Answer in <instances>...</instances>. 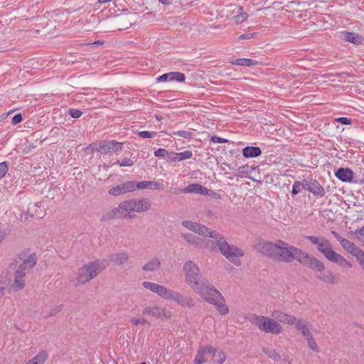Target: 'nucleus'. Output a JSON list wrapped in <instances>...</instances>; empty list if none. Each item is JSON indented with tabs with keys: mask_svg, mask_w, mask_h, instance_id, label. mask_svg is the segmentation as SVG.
Masks as SVG:
<instances>
[{
	"mask_svg": "<svg viewBox=\"0 0 364 364\" xmlns=\"http://www.w3.org/2000/svg\"><path fill=\"white\" fill-rule=\"evenodd\" d=\"M257 250L263 255L278 262L290 263L296 259L314 271H322L324 269V264L316 257L282 240L274 242H261L257 245Z\"/></svg>",
	"mask_w": 364,
	"mask_h": 364,
	"instance_id": "obj_1",
	"label": "nucleus"
},
{
	"mask_svg": "<svg viewBox=\"0 0 364 364\" xmlns=\"http://www.w3.org/2000/svg\"><path fill=\"white\" fill-rule=\"evenodd\" d=\"M195 232L203 237L217 239V245L219 246V252L235 265H241L240 258L244 256V251L235 245H230L225 237L219 232L211 230L210 228L199 223Z\"/></svg>",
	"mask_w": 364,
	"mask_h": 364,
	"instance_id": "obj_2",
	"label": "nucleus"
},
{
	"mask_svg": "<svg viewBox=\"0 0 364 364\" xmlns=\"http://www.w3.org/2000/svg\"><path fill=\"white\" fill-rule=\"evenodd\" d=\"M185 282L200 296L204 295L208 290L212 289L213 285L203 277L198 265L193 261H188L183 265Z\"/></svg>",
	"mask_w": 364,
	"mask_h": 364,
	"instance_id": "obj_3",
	"label": "nucleus"
},
{
	"mask_svg": "<svg viewBox=\"0 0 364 364\" xmlns=\"http://www.w3.org/2000/svg\"><path fill=\"white\" fill-rule=\"evenodd\" d=\"M106 267L105 262L99 259L85 264L78 269L75 278V284H82L90 282L105 269Z\"/></svg>",
	"mask_w": 364,
	"mask_h": 364,
	"instance_id": "obj_4",
	"label": "nucleus"
},
{
	"mask_svg": "<svg viewBox=\"0 0 364 364\" xmlns=\"http://www.w3.org/2000/svg\"><path fill=\"white\" fill-rule=\"evenodd\" d=\"M134 199L126 200L119 203L118 206L110 211L105 213L101 220L107 221L114 218L132 219L135 215L131 214L134 212Z\"/></svg>",
	"mask_w": 364,
	"mask_h": 364,
	"instance_id": "obj_5",
	"label": "nucleus"
},
{
	"mask_svg": "<svg viewBox=\"0 0 364 364\" xmlns=\"http://www.w3.org/2000/svg\"><path fill=\"white\" fill-rule=\"evenodd\" d=\"M250 321L266 333L278 335L282 331V326L277 321L269 317L252 314Z\"/></svg>",
	"mask_w": 364,
	"mask_h": 364,
	"instance_id": "obj_6",
	"label": "nucleus"
},
{
	"mask_svg": "<svg viewBox=\"0 0 364 364\" xmlns=\"http://www.w3.org/2000/svg\"><path fill=\"white\" fill-rule=\"evenodd\" d=\"M209 304H213L221 315H225L229 312L228 307L224 304V298L219 291L214 286L211 291L208 290L202 296Z\"/></svg>",
	"mask_w": 364,
	"mask_h": 364,
	"instance_id": "obj_7",
	"label": "nucleus"
},
{
	"mask_svg": "<svg viewBox=\"0 0 364 364\" xmlns=\"http://www.w3.org/2000/svg\"><path fill=\"white\" fill-rule=\"evenodd\" d=\"M8 274L9 275V282H12L11 288L14 291L21 290L25 287V276L26 273L16 267V264L12 263L8 268Z\"/></svg>",
	"mask_w": 364,
	"mask_h": 364,
	"instance_id": "obj_8",
	"label": "nucleus"
},
{
	"mask_svg": "<svg viewBox=\"0 0 364 364\" xmlns=\"http://www.w3.org/2000/svg\"><path fill=\"white\" fill-rule=\"evenodd\" d=\"M306 240L314 245L317 250L321 253L327 259L334 252L331 242L325 237H317L314 235H308L305 237Z\"/></svg>",
	"mask_w": 364,
	"mask_h": 364,
	"instance_id": "obj_9",
	"label": "nucleus"
},
{
	"mask_svg": "<svg viewBox=\"0 0 364 364\" xmlns=\"http://www.w3.org/2000/svg\"><path fill=\"white\" fill-rule=\"evenodd\" d=\"M141 285L146 289L151 291L163 299L170 300L171 294L173 293L172 289H168L164 286L158 284L156 283L151 282H143Z\"/></svg>",
	"mask_w": 364,
	"mask_h": 364,
	"instance_id": "obj_10",
	"label": "nucleus"
},
{
	"mask_svg": "<svg viewBox=\"0 0 364 364\" xmlns=\"http://www.w3.org/2000/svg\"><path fill=\"white\" fill-rule=\"evenodd\" d=\"M123 144L114 140L102 141L99 143L96 151L101 154L106 155L109 153H117L122 150Z\"/></svg>",
	"mask_w": 364,
	"mask_h": 364,
	"instance_id": "obj_11",
	"label": "nucleus"
},
{
	"mask_svg": "<svg viewBox=\"0 0 364 364\" xmlns=\"http://www.w3.org/2000/svg\"><path fill=\"white\" fill-rule=\"evenodd\" d=\"M19 258L22 260V262L20 264H16V267L25 273L31 269L37 262V258L34 253L30 254L28 256L22 253L19 255Z\"/></svg>",
	"mask_w": 364,
	"mask_h": 364,
	"instance_id": "obj_12",
	"label": "nucleus"
},
{
	"mask_svg": "<svg viewBox=\"0 0 364 364\" xmlns=\"http://www.w3.org/2000/svg\"><path fill=\"white\" fill-rule=\"evenodd\" d=\"M135 181H129L121 183L117 186L110 188L108 193L111 196H117L119 195L125 194L127 193L133 192L135 191Z\"/></svg>",
	"mask_w": 364,
	"mask_h": 364,
	"instance_id": "obj_13",
	"label": "nucleus"
},
{
	"mask_svg": "<svg viewBox=\"0 0 364 364\" xmlns=\"http://www.w3.org/2000/svg\"><path fill=\"white\" fill-rule=\"evenodd\" d=\"M170 300H173L182 307L191 309L195 306V301L191 296H183L178 291H173Z\"/></svg>",
	"mask_w": 364,
	"mask_h": 364,
	"instance_id": "obj_14",
	"label": "nucleus"
},
{
	"mask_svg": "<svg viewBox=\"0 0 364 364\" xmlns=\"http://www.w3.org/2000/svg\"><path fill=\"white\" fill-rule=\"evenodd\" d=\"M149 315L157 318H168L171 316V312L166 311L164 309L154 306H147L142 310V315Z\"/></svg>",
	"mask_w": 364,
	"mask_h": 364,
	"instance_id": "obj_15",
	"label": "nucleus"
},
{
	"mask_svg": "<svg viewBox=\"0 0 364 364\" xmlns=\"http://www.w3.org/2000/svg\"><path fill=\"white\" fill-rule=\"evenodd\" d=\"M306 190L319 198L324 196L326 193L324 188L316 180L306 181Z\"/></svg>",
	"mask_w": 364,
	"mask_h": 364,
	"instance_id": "obj_16",
	"label": "nucleus"
},
{
	"mask_svg": "<svg viewBox=\"0 0 364 364\" xmlns=\"http://www.w3.org/2000/svg\"><path fill=\"white\" fill-rule=\"evenodd\" d=\"M186 79L185 75L180 72H170L164 73L156 78L157 82H183Z\"/></svg>",
	"mask_w": 364,
	"mask_h": 364,
	"instance_id": "obj_17",
	"label": "nucleus"
},
{
	"mask_svg": "<svg viewBox=\"0 0 364 364\" xmlns=\"http://www.w3.org/2000/svg\"><path fill=\"white\" fill-rule=\"evenodd\" d=\"M271 315L279 322L291 325L296 321V318L294 316L284 313L279 310L273 311Z\"/></svg>",
	"mask_w": 364,
	"mask_h": 364,
	"instance_id": "obj_18",
	"label": "nucleus"
},
{
	"mask_svg": "<svg viewBox=\"0 0 364 364\" xmlns=\"http://www.w3.org/2000/svg\"><path fill=\"white\" fill-rule=\"evenodd\" d=\"M136 189H151V190H163V184L159 181H140L135 182Z\"/></svg>",
	"mask_w": 364,
	"mask_h": 364,
	"instance_id": "obj_19",
	"label": "nucleus"
},
{
	"mask_svg": "<svg viewBox=\"0 0 364 364\" xmlns=\"http://www.w3.org/2000/svg\"><path fill=\"white\" fill-rule=\"evenodd\" d=\"M335 176L343 182H352L353 172L348 168H339L335 173Z\"/></svg>",
	"mask_w": 364,
	"mask_h": 364,
	"instance_id": "obj_20",
	"label": "nucleus"
},
{
	"mask_svg": "<svg viewBox=\"0 0 364 364\" xmlns=\"http://www.w3.org/2000/svg\"><path fill=\"white\" fill-rule=\"evenodd\" d=\"M151 203L149 198H142L140 199H134V212L141 213L149 210Z\"/></svg>",
	"mask_w": 364,
	"mask_h": 364,
	"instance_id": "obj_21",
	"label": "nucleus"
},
{
	"mask_svg": "<svg viewBox=\"0 0 364 364\" xmlns=\"http://www.w3.org/2000/svg\"><path fill=\"white\" fill-rule=\"evenodd\" d=\"M325 269V268L323 269ZM319 274H316V277L320 280L326 283H329L332 284H335L338 283V279L333 273L328 269V270H322L318 271Z\"/></svg>",
	"mask_w": 364,
	"mask_h": 364,
	"instance_id": "obj_22",
	"label": "nucleus"
},
{
	"mask_svg": "<svg viewBox=\"0 0 364 364\" xmlns=\"http://www.w3.org/2000/svg\"><path fill=\"white\" fill-rule=\"evenodd\" d=\"M328 260L334 263H337L341 267H346L348 268L352 267V264L350 262H348L341 255L336 252L335 251L331 254Z\"/></svg>",
	"mask_w": 364,
	"mask_h": 364,
	"instance_id": "obj_23",
	"label": "nucleus"
},
{
	"mask_svg": "<svg viewBox=\"0 0 364 364\" xmlns=\"http://www.w3.org/2000/svg\"><path fill=\"white\" fill-rule=\"evenodd\" d=\"M343 34L346 41L352 43L355 45L360 44L363 40L361 36L355 33L346 31L343 32Z\"/></svg>",
	"mask_w": 364,
	"mask_h": 364,
	"instance_id": "obj_24",
	"label": "nucleus"
},
{
	"mask_svg": "<svg viewBox=\"0 0 364 364\" xmlns=\"http://www.w3.org/2000/svg\"><path fill=\"white\" fill-rule=\"evenodd\" d=\"M260 148L257 146H247L242 149V154L245 158L257 157L261 154Z\"/></svg>",
	"mask_w": 364,
	"mask_h": 364,
	"instance_id": "obj_25",
	"label": "nucleus"
},
{
	"mask_svg": "<svg viewBox=\"0 0 364 364\" xmlns=\"http://www.w3.org/2000/svg\"><path fill=\"white\" fill-rule=\"evenodd\" d=\"M48 352L42 350L34 358L27 362L26 364H43L48 359Z\"/></svg>",
	"mask_w": 364,
	"mask_h": 364,
	"instance_id": "obj_26",
	"label": "nucleus"
},
{
	"mask_svg": "<svg viewBox=\"0 0 364 364\" xmlns=\"http://www.w3.org/2000/svg\"><path fill=\"white\" fill-rule=\"evenodd\" d=\"M111 260L118 265L125 264L129 259V255L126 252H118L111 255Z\"/></svg>",
	"mask_w": 364,
	"mask_h": 364,
	"instance_id": "obj_27",
	"label": "nucleus"
},
{
	"mask_svg": "<svg viewBox=\"0 0 364 364\" xmlns=\"http://www.w3.org/2000/svg\"><path fill=\"white\" fill-rule=\"evenodd\" d=\"M160 266V260L158 258H154L142 267V270L144 272H154L157 270Z\"/></svg>",
	"mask_w": 364,
	"mask_h": 364,
	"instance_id": "obj_28",
	"label": "nucleus"
},
{
	"mask_svg": "<svg viewBox=\"0 0 364 364\" xmlns=\"http://www.w3.org/2000/svg\"><path fill=\"white\" fill-rule=\"evenodd\" d=\"M235 13L237 14L235 15L232 18L236 23H241L248 18L247 13L243 11V8L242 6L237 7V11Z\"/></svg>",
	"mask_w": 364,
	"mask_h": 364,
	"instance_id": "obj_29",
	"label": "nucleus"
},
{
	"mask_svg": "<svg viewBox=\"0 0 364 364\" xmlns=\"http://www.w3.org/2000/svg\"><path fill=\"white\" fill-rule=\"evenodd\" d=\"M296 324V327L298 330L301 331L302 335L307 338L309 337L311 333L310 331L309 330L308 327L306 326L305 321L301 319H297L296 321L294 323Z\"/></svg>",
	"mask_w": 364,
	"mask_h": 364,
	"instance_id": "obj_30",
	"label": "nucleus"
},
{
	"mask_svg": "<svg viewBox=\"0 0 364 364\" xmlns=\"http://www.w3.org/2000/svg\"><path fill=\"white\" fill-rule=\"evenodd\" d=\"M182 237L189 244L196 247H200L201 240L199 237L190 233L182 234Z\"/></svg>",
	"mask_w": 364,
	"mask_h": 364,
	"instance_id": "obj_31",
	"label": "nucleus"
},
{
	"mask_svg": "<svg viewBox=\"0 0 364 364\" xmlns=\"http://www.w3.org/2000/svg\"><path fill=\"white\" fill-rule=\"evenodd\" d=\"M341 245L343 247L344 250H346L348 252L353 255L355 251L358 248L353 242L350 240L345 239L341 240Z\"/></svg>",
	"mask_w": 364,
	"mask_h": 364,
	"instance_id": "obj_32",
	"label": "nucleus"
},
{
	"mask_svg": "<svg viewBox=\"0 0 364 364\" xmlns=\"http://www.w3.org/2000/svg\"><path fill=\"white\" fill-rule=\"evenodd\" d=\"M262 352L268 356V358L274 360H279L281 358L280 355L279 353L276 351V350L268 348V347H263L262 348Z\"/></svg>",
	"mask_w": 364,
	"mask_h": 364,
	"instance_id": "obj_33",
	"label": "nucleus"
},
{
	"mask_svg": "<svg viewBox=\"0 0 364 364\" xmlns=\"http://www.w3.org/2000/svg\"><path fill=\"white\" fill-rule=\"evenodd\" d=\"M306 181L301 183V181H296L292 186L291 194L296 195L299 193L303 189L306 190Z\"/></svg>",
	"mask_w": 364,
	"mask_h": 364,
	"instance_id": "obj_34",
	"label": "nucleus"
},
{
	"mask_svg": "<svg viewBox=\"0 0 364 364\" xmlns=\"http://www.w3.org/2000/svg\"><path fill=\"white\" fill-rule=\"evenodd\" d=\"M205 354V353L203 350V349L200 347H199L193 360L194 364H202L205 363L206 360L204 357Z\"/></svg>",
	"mask_w": 364,
	"mask_h": 364,
	"instance_id": "obj_35",
	"label": "nucleus"
},
{
	"mask_svg": "<svg viewBox=\"0 0 364 364\" xmlns=\"http://www.w3.org/2000/svg\"><path fill=\"white\" fill-rule=\"evenodd\" d=\"M205 247L210 251H215L216 250H219V246L217 245V239H213V240H205Z\"/></svg>",
	"mask_w": 364,
	"mask_h": 364,
	"instance_id": "obj_36",
	"label": "nucleus"
},
{
	"mask_svg": "<svg viewBox=\"0 0 364 364\" xmlns=\"http://www.w3.org/2000/svg\"><path fill=\"white\" fill-rule=\"evenodd\" d=\"M181 224L183 227L194 232L196 230V228H198L199 225V223L191 220H183L182 221Z\"/></svg>",
	"mask_w": 364,
	"mask_h": 364,
	"instance_id": "obj_37",
	"label": "nucleus"
},
{
	"mask_svg": "<svg viewBox=\"0 0 364 364\" xmlns=\"http://www.w3.org/2000/svg\"><path fill=\"white\" fill-rule=\"evenodd\" d=\"M200 184L198 183H191L189 184L187 187L184 188L185 193H198L199 191Z\"/></svg>",
	"mask_w": 364,
	"mask_h": 364,
	"instance_id": "obj_38",
	"label": "nucleus"
},
{
	"mask_svg": "<svg viewBox=\"0 0 364 364\" xmlns=\"http://www.w3.org/2000/svg\"><path fill=\"white\" fill-rule=\"evenodd\" d=\"M135 161L130 158H124L121 161H117L114 164H119L121 166H132L134 164Z\"/></svg>",
	"mask_w": 364,
	"mask_h": 364,
	"instance_id": "obj_39",
	"label": "nucleus"
},
{
	"mask_svg": "<svg viewBox=\"0 0 364 364\" xmlns=\"http://www.w3.org/2000/svg\"><path fill=\"white\" fill-rule=\"evenodd\" d=\"M176 156L178 158V161H181L185 159H191L193 156V153L191 151L186 150L181 153H177Z\"/></svg>",
	"mask_w": 364,
	"mask_h": 364,
	"instance_id": "obj_40",
	"label": "nucleus"
},
{
	"mask_svg": "<svg viewBox=\"0 0 364 364\" xmlns=\"http://www.w3.org/2000/svg\"><path fill=\"white\" fill-rule=\"evenodd\" d=\"M130 322L134 325V326H138L139 324H141V325H148V326H150V323L144 318H132L130 319Z\"/></svg>",
	"mask_w": 364,
	"mask_h": 364,
	"instance_id": "obj_41",
	"label": "nucleus"
},
{
	"mask_svg": "<svg viewBox=\"0 0 364 364\" xmlns=\"http://www.w3.org/2000/svg\"><path fill=\"white\" fill-rule=\"evenodd\" d=\"M307 341V343L309 347L312 349L315 352H318L319 348L316 345V343L315 342L314 339L312 337V335H311L309 337L306 338Z\"/></svg>",
	"mask_w": 364,
	"mask_h": 364,
	"instance_id": "obj_42",
	"label": "nucleus"
},
{
	"mask_svg": "<svg viewBox=\"0 0 364 364\" xmlns=\"http://www.w3.org/2000/svg\"><path fill=\"white\" fill-rule=\"evenodd\" d=\"M168 155V151L162 148H159L154 151V156L161 159H166Z\"/></svg>",
	"mask_w": 364,
	"mask_h": 364,
	"instance_id": "obj_43",
	"label": "nucleus"
},
{
	"mask_svg": "<svg viewBox=\"0 0 364 364\" xmlns=\"http://www.w3.org/2000/svg\"><path fill=\"white\" fill-rule=\"evenodd\" d=\"M203 350L205 353H211L213 355V356H216V353H217V348L213 347L212 346H210V345H207V346H200Z\"/></svg>",
	"mask_w": 364,
	"mask_h": 364,
	"instance_id": "obj_44",
	"label": "nucleus"
},
{
	"mask_svg": "<svg viewBox=\"0 0 364 364\" xmlns=\"http://www.w3.org/2000/svg\"><path fill=\"white\" fill-rule=\"evenodd\" d=\"M214 357L216 358L217 362L220 364L224 363L226 359L224 352L219 349L217 350L216 356Z\"/></svg>",
	"mask_w": 364,
	"mask_h": 364,
	"instance_id": "obj_45",
	"label": "nucleus"
},
{
	"mask_svg": "<svg viewBox=\"0 0 364 364\" xmlns=\"http://www.w3.org/2000/svg\"><path fill=\"white\" fill-rule=\"evenodd\" d=\"M353 255L356 257L358 262L364 260V251L359 247L355 251Z\"/></svg>",
	"mask_w": 364,
	"mask_h": 364,
	"instance_id": "obj_46",
	"label": "nucleus"
},
{
	"mask_svg": "<svg viewBox=\"0 0 364 364\" xmlns=\"http://www.w3.org/2000/svg\"><path fill=\"white\" fill-rule=\"evenodd\" d=\"M173 134L185 139H190L192 136V133L188 131H178L175 132Z\"/></svg>",
	"mask_w": 364,
	"mask_h": 364,
	"instance_id": "obj_47",
	"label": "nucleus"
},
{
	"mask_svg": "<svg viewBox=\"0 0 364 364\" xmlns=\"http://www.w3.org/2000/svg\"><path fill=\"white\" fill-rule=\"evenodd\" d=\"M68 113L73 118L75 119L80 117L82 114V112L80 110L73 108L70 109L68 110Z\"/></svg>",
	"mask_w": 364,
	"mask_h": 364,
	"instance_id": "obj_48",
	"label": "nucleus"
},
{
	"mask_svg": "<svg viewBox=\"0 0 364 364\" xmlns=\"http://www.w3.org/2000/svg\"><path fill=\"white\" fill-rule=\"evenodd\" d=\"M8 171V163L6 161L0 163V179L3 178Z\"/></svg>",
	"mask_w": 364,
	"mask_h": 364,
	"instance_id": "obj_49",
	"label": "nucleus"
},
{
	"mask_svg": "<svg viewBox=\"0 0 364 364\" xmlns=\"http://www.w3.org/2000/svg\"><path fill=\"white\" fill-rule=\"evenodd\" d=\"M259 64V62L252 59L249 58H243V64L242 66L245 67H251L254 65H257Z\"/></svg>",
	"mask_w": 364,
	"mask_h": 364,
	"instance_id": "obj_50",
	"label": "nucleus"
},
{
	"mask_svg": "<svg viewBox=\"0 0 364 364\" xmlns=\"http://www.w3.org/2000/svg\"><path fill=\"white\" fill-rule=\"evenodd\" d=\"M139 136L141 138H153L156 133L155 132H151L149 131H141L139 132Z\"/></svg>",
	"mask_w": 364,
	"mask_h": 364,
	"instance_id": "obj_51",
	"label": "nucleus"
},
{
	"mask_svg": "<svg viewBox=\"0 0 364 364\" xmlns=\"http://www.w3.org/2000/svg\"><path fill=\"white\" fill-rule=\"evenodd\" d=\"M62 310V307L60 306H55L53 309H51L48 314H47L45 317L48 318L50 316H55L58 313H59Z\"/></svg>",
	"mask_w": 364,
	"mask_h": 364,
	"instance_id": "obj_52",
	"label": "nucleus"
},
{
	"mask_svg": "<svg viewBox=\"0 0 364 364\" xmlns=\"http://www.w3.org/2000/svg\"><path fill=\"white\" fill-rule=\"evenodd\" d=\"M198 193L202 196H210L212 195V191L200 185Z\"/></svg>",
	"mask_w": 364,
	"mask_h": 364,
	"instance_id": "obj_53",
	"label": "nucleus"
},
{
	"mask_svg": "<svg viewBox=\"0 0 364 364\" xmlns=\"http://www.w3.org/2000/svg\"><path fill=\"white\" fill-rule=\"evenodd\" d=\"M335 121L337 122H339L342 124H352V119H349L348 117H341L336 118V119H335Z\"/></svg>",
	"mask_w": 364,
	"mask_h": 364,
	"instance_id": "obj_54",
	"label": "nucleus"
},
{
	"mask_svg": "<svg viewBox=\"0 0 364 364\" xmlns=\"http://www.w3.org/2000/svg\"><path fill=\"white\" fill-rule=\"evenodd\" d=\"M210 141H211V142H213V143H220V144H223V143H228V139H223V138H221V137H220V136H211V138H210Z\"/></svg>",
	"mask_w": 364,
	"mask_h": 364,
	"instance_id": "obj_55",
	"label": "nucleus"
},
{
	"mask_svg": "<svg viewBox=\"0 0 364 364\" xmlns=\"http://www.w3.org/2000/svg\"><path fill=\"white\" fill-rule=\"evenodd\" d=\"M177 155V153L176 152H168V155L167 156V161H169V162H176V161H178V156H176Z\"/></svg>",
	"mask_w": 364,
	"mask_h": 364,
	"instance_id": "obj_56",
	"label": "nucleus"
},
{
	"mask_svg": "<svg viewBox=\"0 0 364 364\" xmlns=\"http://www.w3.org/2000/svg\"><path fill=\"white\" fill-rule=\"evenodd\" d=\"M23 119V116L21 114L18 113L14 115L12 118L11 123L13 124H17L18 123L21 122Z\"/></svg>",
	"mask_w": 364,
	"mask_h": 364,
	"instance_id": "obj_57",
	"label": "nucleus"
},
{
	"mask_svg": "<svg viewBox=\"0 0 364 364\" xmlns=\"http://www.w3.org/2000/svg\"><path fill=\"white\" fill-rule=\"evenodd\" d=\"M256 35L255 33H244L240 36V40H249L252 38Z\"/></svg>",
	"mask_w": 364,
	"mask_h": 364,
	"instance_id": "obj_58",
	"label": "nucleus"
},
{
	"mask_svg": "<svg viewBox=\"0 0 364 364\" xmlns=\"http://www.w3.org/2000/svg\"><path fill=\"white\" fill-rule=\"evenodd\" d=\"M232 65H242L243 64V58H238L230 62Z\"/></svg>",
	"mask_w": 364,
	"mask_h": 364,
	"instance_id": "obj_59",
	"label": "nucleus"
},
{
	"mask_svg": "<svg viewBox=\"0 0 364 364\" xmlns=\"http://www.w3.org/2000/svg\"><path fill=\"white\" fill-rule=\"evenodd\" d=\"M171 193L175 195H178L182 193H185L184 188H175L171 190Z\"/></svg>",
	"mask_w": 364,
	"mask_h": 364,
	"instance_id": "obj_60",
	"label": "nucleus"
},
{
	"mask_svg": "<svg viewBox=\"0 0 364 364\" xmlns=\"http://www.w3.org/2000/svg\"><path fill=\"white\" fill-rule=\"evenodd\" d=\"M331 233L336 237V239H337V240L340 242V244L341 243V240L346 239L344 237H342L338 232H336L335 231H332Z\"/></svg>",
	"mask_w": 364,
	"mask_h": 364,
	"instance_id": "obj_61",
	"label": "nucleus"
},
{
	"mask_svg": "<svg viewBox=\"0 0 364 364\" xmlns=\"http://www.w3.org/2000/svg\"><path fill=\"white\" fill-rule=\"evenodd\" d=\"M355 234L363 237L364 236V225L360 229L357 230L355 231Z\"/></svg>",
	"mask_w": 364,
	"mask_h": 364,
	"instance_id": "obj_62",
	"label": "nucleus"
},
{
	"mask_svg": "<svg viewBox=\"0 0 364 364\" xmlns=\"http://www.w3.org/2000/svg\"><path fill=\"white\" fill-rule=\"evenodd\" d=\"M6 237V232L4 231H0V243L4 240Z\"/></svg>",
	"mask_w": 364,
	"mask_h": 364,
	"instance_id": "obj_63",
	"label": "nucleus"
},
{
	"mask_svg": "<svg viewBox=\"0 0 364 364\" xmlns=\"http://www.w3.org/2000/svg\"><path fill=\"white\" fill-rule=\"evenodd\" d=\"M159 1L164 5H169L171 4V0H159Z\"/></svg>",
	"mask_w": 364,
	"mask_h": 364,
	"instance_id": "obj_64",
	"label": "nucleus"
}]
</instances>
